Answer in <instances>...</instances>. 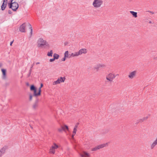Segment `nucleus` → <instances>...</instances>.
I'll use <instances>...</instances> for the list:
<instances>
[{
  "label": "nucleus",
  "mask_w": 157,
  "mask_h": 157,
  "mask_svg": "<svg viewBox=\"0 0 157 157\" xmlns=\"http://www.w3.org/2000/svg\"><path fill=\"white\" fill-rule=\"evenodd\" d=\"M37 44V47L39 48H45L49 47L48 42L42 38H40L38 40Z\"/></svg>",
  "instance_id": "obj_1"
},
{
  "label": "nucleus",
  "mask_w": 157,
  "mask_h": 157,
  "mask_svg": "<svg viewBox=\"0 0 157 157\" xmlns=\"http://www.w3.org/2000/svg\"><path fill=\"white\" fill-rule=\"evenodd\" d=\"M30 90L31 91H33V94L34 96L38 97L40 96L41 91L40 89H38L37 90L36 88L33 85L31 86Z\"/></svg>",
  "instance_id": "obj_2"
},
{
  "label": "nucleus",
  "mask_w": 157,
  "mask_h": 157,
  "mask_svg": "<svg viewBox=\"0 0 157 157\" xmlns=\"http://www.w3.org/2000/svg\"><path fill=\"white\" fill-rule=\"evenodd\" d=\"M103 3V1L102 0H94L92 2V5L94 8L97 9L101 7Z\"/></svg>",
  "instance_id": "obj_3"
},
{
  "label": "nucleus",
  "mask_w": 157,
  "mask_h": 157,
  "mask_svg": "<svg viewBox=\"0 0 157 157\" xmlns=\"http://www.w3.org/2000/svg\"><path fill=\"white\" fill-rule=\"evenodd\" d=\"M65 80L66 78L65 77H59L56 81L53 82L52 85L56 86L62 83H63L65 82Z\"/></svg>",
  "instance_id": "obj_4"
},
{
  "label": "nucleus",
  "mask_w": 157,
  "mask_h": 157,
  "mask_svg": "<svg viewBox=\"0 0 157 157\" xmlns=\"http://www.w3.org/2000/svg\"><path fill=\"white\" fill-rule=\"evenodd\" d=\"M8 6L10 8H11L14 11H16L18 8V4L16 2H11L10 3L8 4Z\"/></svg>",
  "instance_id": "obj_5"
},
{
  "label": "nucleus",
  "mask_w": 157,
  "mask_h": 157,
  "mask_svg": "<svg viewBox=\"0 0 157 157\" xmlns=\"http://www.w3.org/2000/svg\"><path fill=\"white\" fill-rule=\"evenodd\" d=\"M59 147V146L55 143H54L51 146L49 150V153L54 154L55 153V150Z\"/></svg>",
  "instance_id": "obj_6"
},
{
  "label": "nucleus",
  "mask_w": 157,
  "mask_h": 157,
  "mask_svg": "<svg viewBox=\"0 0 157 157\" xmlns=\"http://www.w3.org/2000/svg\"><path fill=\"white\" fill-rule=\"evenodd\" d=\"M115 77L116 76L114 73H110L106 76V79L108 82H111Z\"/></svg>",
  "instance_id": "obj_7"
},
{
  "label": "nucleus",
  "mask_w": 157,
  "mask_h": 157,
  "mask_svg": "<svg viewBox=\"0 0 157 157\" xmlns=\"http://www.w3.org/2000/svg\"><path fill=\"white\" fill-rule=\"evenodd\" d=\"M109 145L108 143H104L102 144H100L95 147L93 148L92 149L91 151H95L100 149L104 147H107Z\"/></svg>",
  "instance_id": "obj_8"
},
{
  "label": "nucleus",
  "mask_w": 157,
  "mask_h": 157,
  "mask_svg": "<svg viewBox=\"0 0 157 157\" xmlns=\"http://www.w3.org/2000/svg\"><path fill=\"white\" fill-rule=\"evenodd\" d=\"M137 71H134L130 72L128 75V77L130 79H132L135 78L136 75Z\"/></svg>",
  "instance_id": "obj_9"
},
{
  "label": "nucleus",
  "mask_w": 157,
  "mask_h": 157,
  "mask_svg": "<svg viewBox=\"0 0 157 157\" xmlns=\"http://www.w3.org/2000/svg\"><path fill=\"white\" fill-rule=\"evenodd\" d=\"M26 25L25 23H24L23 24L21 25L19 28L20 31L22 33H25V28Z\"/></svg>",
  "instance_id": "obj_10"
},
{
  "label": "nucleus",
  "mask_w": 157,
  "mask_h": 157,
  "mask_svg": "<svg viewBox=\"0 0 157 157\" xmlns=\"http://www.w3.org/2000/svg\"><path fill=\"white\" fill-rule=\"evenodd\" d=\"M81 157H89L90 154L89 153L85 151H83L79 153Z\"/></svg>",
  "instance_id": "obj_11"
},
{
  "label": "nucleus",
  "mask_w": 157,
  "mask_h": 157,
  "mask_svg": "<svg viewBox=\"0 0 157 157\" xmlns=\"http://www.w3.org/2000/svg\"><path fill=\"white\" fill-rule=\"evenodd\" d=\"M7 149L8 147L7 146H5L3 147L0 149V155H2L4 154Z\"/></svg>",
  "instance_id": "obj_12"
},
{
  "label": "nucleus",
  "mask_w": 157,
  "mask_h": 157,
  "mask_svg": "<svg viewBox=\"0 0 157 157\" xmlns=\"http://www.w3.org/2000/svg\"><path fill=\"white\" fill-rule=\"evenodd\" d=\"M157 145V136L155 140L150 144V147L151 149H153Z\"/></svg>",
  "instance_id": "obj_13"
},
{
  "label": "nucleus",
  "mask_w": 157,
  "mask_h": 157,
  "mask_svg": "<svg viewBox=\"0 0 157 157\" xmlns=\"http://www.w3.org/2000/svg\"><path fill=\"white\" fill-rule=\"evenodd\" d=\"M78 53H79V55H81L82 54H86L87 52V51L86 49L83 48H82L80 49L78 51Z\"/></svg>",
  "instance_id": "obj_14"
},
{
  "label": "nucleus",
  "mask_w": 157,
  "mask_h": 157,
  "mask_svg": "<svg viewBox=\"0 0 157 157\" xmlns=\"http://www.w3.org/2000/svg\"><path fill=\"white\" fill-rule=\"evenodd\" d=\"M1 71L2 73V78L5 79L6 78V69L3 68L1 69Z\"/></svg>",
  "instance_id": "obj_15"
},
{
  "label": "nucleus",
  "mask_w": 157,
  "mask_h": 157,
  "mask_svg": "<svg viewBox=\"0 0 157 157\" xmlns=\"http://www.w3.org/2000/svg\"><path fill=\"white\" fill-rule=\"evenodd\" d=\"M105 65L103 64H99L96 65L94 67V68L96 70H98L99 68H103L105 67Z\"/></svg>",
  "instance_id": "obj_16"
},
{
  "label": "nucleus",
  "mask_w": 157,
  "mask_h": 157,
  "mask_svg": "<svg viewBox=\"0 0 157 157\" xmlns=\"http://www.w3.org/2000/svg\"><path fill=\"white\" fill-rule=\"evenodd\" d=\"M79 56L80 55L78 51L72 53L71 54V57H77Z\"/></svg>",
  "instance_id": "obj_17"
},
{
  "label": "nucleus",
  "mask_w": 157,
  "mask_h": 157,
  "mask_svg": "<svg viewBox=\"0 0 157 157\" xmlns=\"http://www.w3.org/2000/svg\"><path fill=\"white\" fill-rule=\"evenodd\" d=\"M64 56L67 58H69L71 57V54L70 55L69 54V52L68 51H65L64 54Z\"/></svg>",
  "instance_id": "obj_18"
},
{
  "label": "nucleus",
  "mask_w": 157,
  "mask_h": 157,
  "mask_svg": "<svg viewBox=\"0 0 157 157\" xmlns=\"http://www.w3.org/2000/svg\"><path fill=\"white\" fill-rule=\"evenodd\" d=\"M130 13L132 15L133 17L136 18L137 17V13L133 11H130Z\"/></svg>",
  "instance_id": "obj_19"
},
{
  "label": "nucleus",
  "mask_w": 157,
  "mask_h": 157,
  "mask_svg": "<svg viewBox=\"0 0 157 157\" xmlns=\"http://www.w3.org/2000/svg\"><path fill=\"white\" fill-rule=\"evenodd\" d=\"M7 3H3L2 5L1 6V9L2 10H3L5 9L7 6Z\"/></svg>",
  "instance_id": "obj_20"
},
{
  "label": "nucleus",
  "mask_w": 157,
  "mask_h": 157,
  "mask_svg": "<svg viewBox=\"0 0 157 157\" xmlns=\"http://www.w3.org/2000/svg\"><path fill=\"white\" fill-rule=\"evenodd\" d=\"M77 125L75 126L73 129V131L72 134H73V135H75L76 132L77 131Z\"/></svg>",
  "instance_id": "obj_21"
},
{
  "label": "nucleus",
  "mask_w": 157,
  "mask_h": 157,
  "mask_svg": "<svg viewBox=\"0 0 157 157\" xmlns=\"http://www.w3.org/2000/svg\"><path fill=\"white\" fill-rule=\"evenodd\" d=\"M53 58L55 59H57L59 58V56L58 54L56 53H54L53 54Z\"/></svg>",
  "instance_id": "obj_22"
},
{
  "label": "nucleus",
  "mask_w": 157,
  "mask_h": 157,
  "mask_svg": "<svg viewBox=\"0 0 157 157\" xmlns=\"http://www.w3.org/2000/svg\"><path fill=\"white\" fill-rule=\"evenodd\" d=\"M53 55V51L52 50H50V51L48 52L47 53V55L48 56H52Z\"/></svg>",
  "instance_id": "obj_23"
},
{
  "label": "nucleus",
  "mask_w": 157,
  "mask_h": 157,
  "mask_svg": "<svg viewBox=\"0 0 157 157\" xmlns=\"http://www.w3.org/2000/svg\"><path fill=\"white\" fill-rule=\"evenodd\" d=\"M61 128L63 130H65V129H67L68 130L69 129L67 126L66 125H64L63 126H61Z\"/></svg>",
  "instance_id": "obj_24"
},
{
  "label": "nucleus",
  "mask_w": 157,
  "mask_h": 157,
  "mask_svg": "<svg viewBox=\"0 0 157 157\" xmlns=\"http://www.w3.org/2000/svg\"><path fill=\"white\" fill-rule=\"evenodd\" d=\"M38 107V104L37 103H34L33 105V108L34 109H37Z\"/></svg>",
  "instance_id": "obj_25"
},
{
  "label": "nucleus",
  "mask_w": 157,
  "mask_h": 157,
  "mask_svg": "<svg viewBox=\"0 0 157 157\" xmlns=\"http://www.w3.org/2000/svg\"><path fill=\"white\" fill-rule=\"evenodd\" d=\"M28 25L29 26V29H30V31H31V32H30L31 34V35H32V33H33V29H32V26L29 23L28 24Z\"/></svg>",
  "instance_id": "obj_26"
},
{
  "label": "nucleus",
  "mask_w": 157,
  "mask_h": 157,
  "mask_svg": "<svg viewBox=\"0 0 157 157\" xmlns=\"http://www.w3.org/2000/svg\"><path fill=\"white\" fill-rule=\"evenodd\" d=\"M33 96H34L33 95H32L31 94H30L29 97V100L30 101H32V100Z\"/></svg>",
  "instance_id": "obj_27"
},
{
  "label": "nucleus",
  "mask_w": 157,
  "mask_h": 157,
  "mask_svg": "<svg viewBox=\"0 0 157 157\" xmlns=\"http://www.w3.org/2000/svg\"><path fill=\"white\" fill-rule=\"evenodd\" d=\"M147 118H148V117H144L142 119V121H144L145 120H146L147 119Z\"/></svg>",
  "instance_id": "obj_28"
},
{
  "label": "nucleus",
  "mask_w": 157,
  "mask_h": 157,
  "mask_svg": "<svg viewBox=\"0 0 157 157\" xmlns=\"http://www.w3.org/2000/svg\"><path fill=\"white\" fill-rule=\"evenodd\" d=\"M63 130L62 129V128H61H61H58V131L59 132H62V130Z\"/></svg>",
  "instance_id": "obj_29"
},
{
  "label": "nucleus",
  "mask_w": 157,
  "mask_h": 157,
  "mask_svg": "<svg viewBox=\"0 0 157 157\" xmlns=\"http://www.w3.org/2000/svg\"><path fill=\"white\" fill-rule=\"evenodd\" d=\"M43 84L42 83L40 84V87L38 88V89H40V91L41 90V88L43 87Z\"/></svg>",
  "instance_id": "obj_30"
},
{
  "label": "nucleus",
  "mask_w": 157,
  "mask_h": 157,
  "mask_svg": "<svg viewBox=\"0 0 157 157\" xmlns=\"http://www.w3.org/2000/svg\"><path fill=\"white\" fill-rule=\"evenodd\" d=\"M55 59L53 58V59H50L49 61L50 62H53L55 60Z\"/></svg>",
  "instance_id": "obj_31"
},
{
  "label": "nucleus",
  "mask_w": 157,
  "mask_h": 157,
  "mask_svg": "<svg viewBox=\"0 0 157 157\" xmlns=\"http://www.w3.org/2000/svg\"><path fill=\"white\" fill-rule=\"evenodd\" d=\"M66 58H67L66 57H65V56H64V57L63 58H62V60H61L62 61H64L66 60Z\"/></svg>",
  "instance_id": "obj_32"
},
{
  "label": "nucleus",
  "mask_w": 157,
  "mask_h": 157,
  "mask_svg": "<svg viewBox=\"0 0 157 157\" xmlns=\"http://www.w3.org/2000/svg\"><path fill=\"white\" fill-rule=\"evenodd\" d=\"M33 65H32V67H31V68H30V71H29V76H30V74H31V69L33 67Z\"/></svg>",
  "instance_id": "obj_33"
},
{
  "label": "nucleus",
  "mask_w": 157,
  "mask_h": 157,
  "mask_svg": "<svg viewBox=\"0 0 157 157\" xmlns=\"http://www.w3.org/2000/svg\"><path fill=\"white\" fill-rule=\"evenodd\" d=\"M7 1L8 0H4L3 3L7 4Z\"/></svg>",
  "instance_id": "obj_34"
},
{
  "label": "nucleus",
  "mask_w": 157,
  "mask_h": 157,
  "mask_svg": "<svg viewBox=\"0 0 157 157\" xmlns=\"http://www.w3.org/2000/svg\"><path fill=\"white\" fill-rule=\"evenodd\" d=\"M75 135H73V134H72V138H74V136H75Z\"/></svg>",
  "instance_id": "obj_35"
},
{
  "label": "nucleus",
  "mask_w": 157,
  "mask_h": 157,
  "mask_svg": "<svg viewBox=\"0 0 157 157\" xmlns=\"http://www.w3.org/2000/svg\"><path fill=\"white\" fill-rule=\"evenodd\" d=\"M13 43V41H12L10 43V46H11L12 45V44Z\"/></svg>",
  "instance_id": "obj_36"
},
{
  "label": "nucleus",
  "mask_w": 157,
  "mask_h": 157,
  "mask_svg": "<svg viewBox=\"0 0 157 157\" xmlns=\"http://www.w3.org/2000/svg\"><path fill=\"white\" fill-rule=\"evenodd\" d=\"M36 64H40V63L39 62H37L36 63Z\"/></svg>",
  "instance_id": "obj_37"
},
{
  "label": "nucleus",
  "mask_w": 157,
  "mask_h": 157,
  "mask_svg": "<svg viewBox=\"0 0 157 157\" xmlns=\"http://www.w3.org/2000/svg\"><path fill=\"white\" fill-rule=\"evenodd\" d=\"M2 67V64H0V68H1Z\"/></svg>",
  "instance_id": "obj_38"
},
{
  "label": "nucleus",
  "mask_w": 157,
  "mask_h": 157,
  "mask_svg": "<svg viewBox=\"0 0 157 157\" xmlns=\"http://www.w3.org/2000/svg\"><path fill=\"white\" fill-rule=\"evenodd\" d=\"M1 155H0V157H1Z\"/></svg>",
  "instance_id": "obj_39"
}]
</instances>
